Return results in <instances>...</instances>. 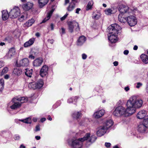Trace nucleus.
I'll return each mask as SVG.
<instances>
[{
	"mask_svg": "<svg viewBox=\"0 0 148 148\" xmlns=\"http://www.w3.org/2000/svg\"><path fill=\"white\" fill-rule=\"evenodd\" d=\"M138 96H134L130 97L127 101V108L126 109L122 106H119L115 108L113 114L114 115L116 116L121 115L125 116H130L135 112L136 109L138 108Z\"/></svg>",
	"mask_w": 148,
	"mask_h": 148,
	"instance_id": "obj_1",
	"label": "nucleus"
},
{
	"mask_svg": "<svg viewBox=\"0 0 148 148\" xmlns=\"http://www.w3.org/2000/svg\"><path fill=\"white\" fill-rule=\"evenodd\" d=\"M90 134L88 133L83 137L76 139L73 138L69 139L67 142L69 145L71 146L72 148H81L83 145V142L86 141V145L88 147L92 143L94 142L97 139L95 136H90Z\"/></svg>",
	"mask_w": 148,
	"mask_h": 148,
	"instance_id": "obj_2",
	"label": "nucleus"
},
{
	"mask_svg": "<svg viewBox=\"0 0 148 148\" xmlns=\"http://www.w3.org/2000/svg\"><path fill=\"white\" fill-rule=\"evenodd\" d=\"M120 28V26L116 24H112L108 27L109 33L108 35V39L111 43H114L116 41L117 34Z\"/></svg>",
	"mask_w": 148,
	"mask_h": 148,
	"instance_id": "obj_3",
	"label": "nucleus"
},
{
	"mask_svg": "<svg viewBox=\"0 0 148 148\" xmlns=\"http://www.w3.org/2000/svg\"><path fill=\"white\" fill-rule=\"evenodd\" d=\"M27 98L25 97H14L12 99L9 104L10 105L12 104L10 107L12 109H16L21 107L22 103L27 102Z\"/></svg>",
	"mask_w": 148,
	"mask_h": 148,
	"instance_id": "obj_4",
	"label": "nucleus"
},
{
	"mask_svg": "<svg viewBox=\"0 0 148 148\" xmlns=\"http://www.w3.org/2000/svg\"><path fill=\"white\" fill-rule=\"evenodd\" d=\"M43 84L44 83L42 80L40 79L37 83L35 82L29 83L28 84V87L29 88L33 89H39L43 86Z\"/></svg>",
	"mask_w": 148,
	"mask_h": 148,
	"instance_id": "obj_5",
	"label": "nucleus"
},
{
	"mask_svg": "<svg viewBox=\"0 0 148 148\" xmlns=\"http://www.w3.org/2000/svg\"><path fill=\"white\" fill-rule=\"evenodd\" d=\"M68 29L71 33H72L73 31V29L75 28V30L76 31L79 30V27L78 23L75 21H69L68 23Z\"/></svg>",
	"mask_w": 148,
	"mask_h": 148,
	"instance_id": "obj_6",
	"label": "nucleus"
},
{
	"mask_svg": "<svg viewBox=\"0 0 148 148\" xmlns=\"http://www.w3.org/2000/svg\"><path fill=\"white\" fill-rule=\"evenodd\" d=\"M147 128H148V118L140 120V124L139 125V131L140 132H143Z\"/></svg>",
	"mask_w": 148,
	"mask_h": 148,
	"instance_id": "obj_7",
	"label": "nucleus"
},
{
	"mask_svg": "<svg viewBox=\"0 0 148 148\" xmlns=\"http://www.w3.org/2000/svg\"><path fill=\"white\" fill-rule=\"evenodd\" d=\"M20 11L18 7H15L12 9L9 12V15L11 18H15L20 16Z\"/></svg>",
	"mask_w": 148,
	"mask_h": 148,
	"instance_id": "obj_8",
	"label": "nucleus"
},
{
	"mask_svg": "<svg viewBox=\"0 0 148 148\" xmlns=\"http://www.w3.org/2000/svg\"><path fill=\"white\" fill-rule=\"evenodd\" d=\"M126 22L130 26H133L137 23V20L135 17L133 16H130L127 18Z\"/></svg>",
	"mask_w": 148,
	"mask_h": 148,
	"instance_id": "obj_9",
	"label": "nucleus"
},
{
	"mask_svg": "<svg viewBox=\"0 0 148 148\" xmlns=\"http://www.w3.org/2000/svg\"><path fill=\"white\" fill-rule=\"evenodd\" d=\"M97 131V135L99 136H101L104 135L108 129L105 125L101 126L98 128Z\"/></svg>",
	"mask_w": 148,
	"mask_h": 148,
	"instance_id": "obj_10",
	"label": "nucleus"
},
{
	"mask_svg": "<svg viewBox=\"0 0 148 148\" xmlns=\"http://www.w3.org/2000/svg\"><path fill=\"white\" fill-rule=\"evenodd\" d=\"M118 9L120 12L119 14H124L125 13H129V12H128L129 10V8L127 6L123 5H120Z\"/></svg>",
	"mask_w": 148,
	"mask_h": 148,
	"instance_id": "obj_11",
	"label": "nucleus"
},
{
	"mask_svg": "<svg viewBox=\"0 0 148 148\" xmlns=\"http://www.w3.org/2000/svg\"><path fill=\"white\" fill-rule=\"evenodd\" d=\"M48 67L46 65H43L41 69L40 72V75L41 77H44L47 75L48 74Z\"/></svg>",
	"mask_w": 148,
	"mask_h": 148,
	"instance_id": "obj_12",
	"label": "nucleus"
},
{
	"mask_svg": "<svg viewBox=\"0 0 148 148\" xmlns=\"http://www.w3.org/2000/svg\"><path fill=\"white\" fill-rule=\"evenodd\" d=\"M43 60L42 58H38L33 61V66L35 67H38L41 65Z\"/></svg>",
	"mask_w": 148,
	"mask_h": 148,
	"instance_id": "obj_13",
	"label": "nucleus"
},
{
	"mask_svg": "<svg viewBox=\"0 0 148 148\" xmlns=\"http://www.w3.org/2000/svg\"><path fill=\"white\" fill-rule=\"evenodd\" d=\"M105 112V110L103 109H101L95 112L93 114V116L95 118L98 119L103 115Z\"/></svg>",
	"mask_w": 148,
	"mask_h": 148,
	"instance_id": "obj_14",
	"label": "nucleus"
},
{
	"mask_svg": "<svg viewBox=\"0 0 148 148\" xmlns=\"http://www.w3.org/2000/svg\"><path fill=\"white\" fill-rule=\"evenodd\" d=\"M29 64V61L27 58H25L21 60L18 65L19 66H27Z\"/></svg>",
	"mask_w": 148,
	"mask_h": 148,
	"instance_id": "obj_15",
	"label": "nucleus"
},
{
	"mask_svg": "<svg viewBox=\"0 0 148 148\" xmlns=\"http://www.w3.org/2000/svg\"><path fill=\"white\" fill-rule=\"evenodd\" d=\"M54 9H52L50 11H49L47 14V16L42 21V22L41 23H45L46 21L48 20L50 18L53 12H54Z\"/></svg>",
	"mask_w": 148,
	"mask_h": 148,
	"instance_id": "obj_16",
	"label": "nucleus"
},
{
	"mask_svg": "<svg viewBox=\"0 0 148 148\" xmlns=\"http://www.w3.org/2000/svg\"><path fill=\"white\" fill-rule=\"evenodd\" d=\"M35 40V38H30L28 41L26 42L24 44V47H29L34 43Z\"/></svg>",
	"mask_w": 148,
	"mask_h": 148,
	"instance_id": "obj_17",
	"label": "nucleus"
},
{
	"mask_svg": "<svg viewBox=\"0 0 148 148\" xmlns=\"http://www.w3.org/2000/svg\"><path fill=\"white\" fill-rule=\"evenodd\" d=\"M86 40V38L84 36H80L77 40V45L79 46L82 45Z\"/></svg>",
	"mask_w": 148,
	"mask_h": 148,
	"instance_id": "obj_18",
	"label": "nucleus"
},
{
	"mask_svg": "<svg viewBox=\"0 0 148 148\" xmlns=\"http://www.w3.org/2000/svg\"><path fill=\"white\" fill-rule=\"evenodd\" d=\"M33 6V4L29 2L25 4H24L23 5V9L26 10H28L32 8Z\"/></svg>",
	"mask_w": 148,
	"mask_h": 148,
	"instance_id": "obj_19",
	"label": "nucleus"
},
{
	"mask_svg": "<svg viewBox=\"0 0 148 148\" xmlns=\"http://www.w3.org/2000/svg\"><path fill=\"white\" fill-rule=\"evenodd\" d=\"M20 16L18 18V20L21 22L26 20L28 17L27 14L26 12L20 14Z\"/></svg>",
	"mask_w": 148,
	"mask_h": 148,
	"instance_id": "obj_20",
	"label": "nucleus"
},
{
	"mask_svg": "<svg viewBox=\"0 0 148 148\" xmlns=\"http://www.w3.org/2000/svg\"><path fill=\"white\" fill-rule=\"evenodd\" d=\"M15 54V49L13 48H12L9 51L7 56L8 58H10L14 56Z\"/></svg>",
	"mask_w": 148,
	"mask_h": 148,
	"instance_id": "obj_21",
	"label": "nucleus"
},
{
	"mask_svg": "<svg viewBox=\"0 0 148 148\" xmlns=\"http://www.w3.org/2000/svg\"><path fill=\"white\" fill-rule=\"evenodd\" d=\"M82 116V114L80 111L75 112L72 114V117L75 119H79Z\"/></svg>",
	"mask_w": 148,
	"mask_h": 148,
	"instance_id": "obj_22",
	"label": "nucleus"
},
{
	"mask_svg": "<svg viewBox=\"0 0 148 148\" xmlns=\"http://www.w3.org/2000/svg\"><path fill=\"white\" fill-rule=\"evenodd\" d=\"M140 58L143 63L145 64L148 63V56L142 54L140 56Z\"/></svg>",
	"mask_w": 148,
	"mask_h": 148,
	"instance_id": "obj_23",
	"label": "nucleus"
},
{
	"mask_svg": "<svg viewBox=\"0 0 148 148\" xmlns=\"http://www.w3.org/2000/svg\"><path fill=\"white\" fill-rule=\"evenodd\" d=\"M2 13V18L3 20H6L8 18L9 16L10 17L9 14H8L6 10H3Z\"/></svg>",
	"mask_w": 148,
	"mask_h": 148,
	"instance_id": "obj_24",
	"label": "nucleus"
},
{
	"mask_svg": "<svg viewBox=\"0 0 148 148\" xmlns=\"http://www.w3.org/2000/svg\"><path fill=\"white\" fill-rule=\"evenodd\" d=\"M113 124V122L112 120L111 119H109L106 121L105 123L103 125H105L106 127L108 129Z\"/></svg>",
	"mask_w": 148,
	"mask_h": 148,
	"instance_id": "obj_25",
	"label": "nucleus"
},
{
	"mask_svg": "<svg viewBox=\"0 0 148 148\" xmlns=\"http://www.w3.org/2000/svg\"><path fill=\"white\" fill-rule=\"evenodd\" d=\"M49 0H38V2L40 8H42L47 4Z\"/></svg>",
	"mask_w": 148,
	"mask_h": 148,
	"instance_id": "obj_26",
	"label": "nucleus"
},
{
	"mask_svg": "<svg viewBox=\"0 0 148 148\" xmlns=\"http://www.w3.org/2000/svg\"><path fill=\"white\" fill-rule=\"evenodd\" d=\"M124 14H119L118 16V18L119 22L122 23H124L126 22L127 18L125 17Z\"/></svg>",
	"mask_w": 148,
	"mask_h": 148,
	"instance_id": "obj_27",
	"label": "nucleus"
},
{
	"mask_svg": "<svg viewBox=\"0 0 148 148\" xmlns=\"http://www.w3.org/2000/svg\"><path fill=\"white\" fill-rule=\"evenodd\" d=\"M78 98V97L77 96L70 98L68 100V102L69 103H72L75 104Z\"/></svg>",
	"mask_w": 148,
	"mask_h": 148,
	"instance_id": "obj_28",
	"label": "nucleus"
},
{
	"mask_svg": "<svg viewBox=\"0 0 148 148\" xmlns=\"http://www.w3.org/2000/svg\"><path fill=\"white\" fill-rule=\"evenodd\" d=\"M18 120L27 124H31L32 123V119L30 117L24 119H19Z\"/></svg>",
	"mask_w": 148,
	"mask_h": 148,
	"instance_id": "obj_29",
	"label": "nucleus"
},
{
	"mask_svg": "<svg viewBox=\"0 0 148 148\" xmlns=\"http://www.w3.org/2000/svg\"><path fill=\"white\" fill-rule=\"evenodd\" d=\"M25 70V74L29 77H31L32 73V69H27Z\"/></svg>",
	"mask_w": 148,
	"mask_h": 148,
	"instance_id": "obj_30",
	"label": "nucleus"
},
{
	"mask_svg": "<svg viewBox=\"0 0 148 148\" xmlns=\"http://www.w3.org/2000/svg\"><path fill=\"white\" fill-rule=\"evenodd\" d=\"M147 113V111L144 110L139 111V119H142L144 118L146 115Z\"/></svg>",
	"mask_w": 148,
	"mask_h": 148,
	"instance_id": "obj_31",
	"label": "nucleus"
},
{
	"mask_svg": "<svg viewBox=\"0 0 148 148\" xmlns=\"http://www.w3.org/2000/svg\"><path fill=\"white\" fill-rule=\"evenodd\" d=\"M75 4L73 2L70 3L67 8V10L69 12L71 11L75 8Z\"/></svg>",
	"mask_w": 148,
	"mask_h": 148,
	"instance_id": "obj_32",
	"label": "nucleus"
},
{
	"mask_svg": "<svg viewBox=\"0 0 148 148\" xmlns=\"http://www.w3.org/2000/svg\"><path fill=\"white\" fill-rule=\"evenodd\" d=\"M93 4V1H90L86 5V10L88 11L91 10L92 8V7Z\"/></svg>",
	"mask_w": 148,
	"mask_h": 148,
	"instance_id": "obj_33",
	"label": "nucleus"
},
{
	"mask_svg": "<svg viewBox=\"0 0 148 148\" xmlns=\"http://www.w3.org/2000/svg\"><path fill=\"white\" fill-rule=\"evenodd\" d=\"M22 72L21 70L16 68L14 69L13 70V73L18 76L21 75L22 73Z\"/></svg>",
	"mask_w": 148,
	"mask_h": 148,
	"instance_id": "obj_34",
	"label": "nucleus"
},
{
	"mask_svg": "<svg viewBox=\"0 0 148 148\" xmlns=\"http://www.w3.org/2000/svg\"><path fill=\"white\" fill-rule=\"evenodd\" d=\"M100 15L99 13H95V12L93 13L92 14V17L94 19H98L100 17Z\"/></svg>",
	"mask_w": 148,
	"mask_h": 148,
	"instance_id": "obj_35",
	"label": "nucleus"
},
{
	"mask_svg": "<svg viewBox=\"0 0 148 148\" xmlns=\"http://www.w3.org/2000/svg\"><path fill=\"white\" fill-rule=\"evenodd\" d=\"M4 80L3 79H0V92L4 88Z\"/></svg>",
	"mask_w": 148,
	"mask_h": 148,
	"instance_id": "obj_36",
	"label": "nucleus"
},
{
	"mask_svg": "<svg viewBox=\"0 0 148 148\" xmlns=\"http://www.w3.org/2000/svg\"><path fill=\"white\" fill-rule=\"evenodd\" d=\"M112 10L110 8H108L105 10V14L108 15H110L112 13Z\"/></svg>",
	"mask_w": 148,
	"mask_h": 148,
	"instance_id": "obj_37",
	"label": "nucleus"
},
{
	"mask_svg": "<svg viewBox=\"0 0 148 148\" xmlns=\"http://www.w3.org/2000/svg\"><path fill=\"white\" fill-rule=\"evenodd\" d=\"M8 69L7 67L4 68L2 71L1 74H3L6 73L8 71Z\"/></svg>",
	"mask_w": 148,
	"mask_h": 148,
	"instance_id": "obj_38",
	"label": "nucleus"
},
{
	"mask_svg": "<svg viewBox=\"0 0 148 148\" xmlns=\"http://www.w3.org/2000/svg\"><path fill=\"white\" fill-rule=\"evenodd\" d=\"M88 119L87 118H85L84 119H83V120H82V122H80L78 121L79 123V125H82L83 123H85V122L88 121Z\"/></svg>",
	"mask_w": 148,
	"mask_h": 148,
	"instance_id": "obj_39",
	"label": "nucleus"
},
{
	"mask_svg": "<svg viewBox=\"0 0 148 148\" xmlns=\"http://www.w3.org/2000/svg\"><path fill=\"white\" fill-rule=\"evenodd\" d=\"M14 138L16 140H19L20 139V136L16 134L14 136Z\"/></svg>",
	"mask_w": 148,
	"mask_h": 148,
	"instance_id": "obj_40",
	"label": "nucleus"
},
{
	"mask_svg": "<svg viewBox=\"0 0 148 148\" xmlns=\"http://www.w3.org/2000/svg\"><path fill=\"white\" fill-rule=\"evenodd\" d=\"M68 15V13H66V14H65L63 17L60 18L61 20L62 21L64 20L66 18Z\"/></svg>",
	"mask_w": 148,
	"mask_h": 148,
	"instance_id": "obj_41",
	"label": "nucleus"
},
{
	"mask_svg": "<svg viewBox=\"0 0 148 148\" xmlns=\"http://www.w3.org/2000/svg\"><path fill=\"white\" fill-rule=\"evenodd\" d=\"M105 145L106 147L110 148L111 145V144L109 143H106L105 144Z\"/></svg>",
	"mask_w": 148,
	"mask_h": 148,
	"instance_id": "obj_42",
	"label": "nucleus"
},
{
	"mask_svg": "<svg viewBox=\"0 0 148 148\" xmlns=\"http://www.w3.org/2000/svg\"><path fill=\"white\" fill-rule=\"evenodd\" d=\"M60 32H61V35L65 34V29L63 27H62L61 28V31Z\"/></svg>",
	"mask_w": 148,
	"mask_h": 148,
	"instance_id": "obj_43",
	"label": "nucleus"
},
{
	"mask_svg": "<svg viewBox=\"0 0 148 148\" xmlns=\"http://www.w3.org/2000/svg\"><path fill=\"white\" fill-rule=\"evenodd\" d=\"M28 21H29L30 24V25H32L35 22V20L33 19H31L29 20Z\"/></svg>",
	"mask_w": 148,
	"mask_h": 148,
	"instance_id": "obj_44",
	"label": "nucleus"
},
{
	"mask_svg": "<svg viewBox=\"0 0 148 148\" xmlns=\"http://www.w3.org/2000/svg\"><path fill=\"white\" fill-rule=\"evenodd\" d=\"M40 130V126L39 125H38L36 126V129L35 130V131L36 132H37L38 131H39Z\"/></svg>",
	"mask_w": 148,
	"mask_h": 148,
	"instance_id": "obj_45",
	"label": "nucleus"
},
{
	"mask_svg": "<svg viewBox=\"0 0 148 148\" xmlns=\"http://www.w3.org/2000/svg\"><path fill=\"white\" fill-rule=\"evenodd\" d=\"M30 25V24L29 21H28V22H27L26 23H25L24 24L25 27H29L32 25Z\"/></svg>",
	"mask_w": 148,
	"mask_h": 148,
	"instance_id": "obj_46",
	"label": "nucleus"
},
{
	"mask_svg": "<svg viewBox=\"0 0 148 148\" xmlns=\"http://www.w3.org/2000/svg\"><path fill=\"white\" fill-rule=\"evenodd\" d=\"M81 9L80 8H77L75 10V13L77 14H79V12L81 11Z\"/></svg>",
	"mask_w": 148,
	"mask_h": 148,
	"instance_id": "obj_47",
	"label": "nucleus"
},
{
	"mask_svg": "<svg viewBox=\"0 0 148 148\" xmlns=\"http://www.w3.org/2000/svg\"><path fill=\"white\" fill-rule=\"evenodd\" d=\"M87 58V55L84 54L83 53L82 55V58L83 59L85 60Z\"/></svg>",
	"mask_w": 148,
	"mask_h": 148,
	"instance_id": "obj_48",
	"label": "nucleus"
},
{
	"mask_svg": "<svg viewBox=\"0 0 148 148\" xmlns=\"http://www.w3.org/2000/svg\"><path fill=\"white\" fill-rule=\"evenodd\" d=\"M4 65L3 62L1 60H0V68L3 66Z\"/></svg>",
	"mask_w": 148,
	"mask_h": 148,
	"instance_id": "obj_49",
	"label": "nucleus"
},
{
	"mask_svg": "<svg viewBox=\"0 0 148 148\" xmlns=\"http://www.w3.org/2000/svg\"><path fill=\"white\" fill-rule=\"evenodd\" d=\"M143 103L142 100H139V108L142 106Z\"/></svg>",
	"mask_w": 148,
	"mask_h": 148,
	"instance_id": "obj_50",
	"label": "nucleus"
},
{
	"mask_svg": "<svg viewBox=\"0 0 148 148\" xmlns=\"http://www.w3.org/2000/svg\"><path fill=\"white\" fill-rule=\"evenodd\" d=\"M50 27L51 29V30H53L54 29V25L53 23H51L50 25Z\"/></svg>",
	"mask_w": 148,
	"mask_h": 148,
	"instance_id": "obj_51",
	"label": "nucleus"
},
{
	"mask_svg": "<svg viewBox=\"0 0 148 148\" xmlns=\"http://www.w3.org/2000/svg\"><path fill=\"white\" fill-rule=\"evenodd\" d=\"M48 41L51 44H53L54 42V40L53 39H49L48 40Z\"/></svg>",
	"mask_w": 148,
	"mask_h": 148,
	"instance_id": "obj_52",
	"label": "nucleus"
},
{
	"mask_svg": "<svg viewBox=\"0 0 148 148\" xmlns=\"http://www.w3.org/2000/svg\"><path fill=\"white\" fill-rule=\"evenodd\" d=\"M129 51L127 50H125L124 51L123 53L125 55H127L129 53Z\"/></svg>",
	"mask_w": 148,
	"mask_h": 148,
	"instance_id": "obj_53",
	"label": "nucleus"
},
{
	"mask_svg": "<svg viewBox=\"0 0 148 148\" xmlns=\"http://www.w3.org/2000/svg\"><path fill=\"white\" fill-rule=\"evenodd\" d=\"M124 90L126 91L127 92L129 90L130 88L128 86H127L124 88Z\"/></svg>",
	"mask_w": 148,
	"mask_h": 148,
	"instance_id": "obj_54",
	"label": "nucleus"
},
{
	"mask_svg": "<svg viewBox=\"0 0 148 148\" xmlns=\"http://www.w3.org/2000/svg\"><path fill=\"white\" fill-rule=\"evenodd\" d=\"M113 64H114V66H116L118 65V62L117 61H115V62H114Z\"/></svg>",
	"mask_w": 148,
	"mask_h": 148,
	"instance_id": "obj_55",
	"label": "nucleus"
},
{
	"mask_svg": "<svg viewBox=\"0 0 148 148\" xmlns=\"http://www.w3.org/2000/svg\"><path fill=\"white\" fill-rule=\"evenodd\" d=\"M46 120V118H43L40 119V121L41 122L43 123Z\"/></svg>",
	"mask_w": 148,
	"mask_h": 148,
	"instance_id": "obj_56",
	"label": "nucleus"
},
{
	"mask_svg": "<svg viewBox=\"0 0 148 148\" xmlns=\"http://www.w3.org/2000/svg\"><path fill=\"white\" fill-rule=\"evenodd\" d=\"M29 58L32 59H33L35 57L34 56H33L32 55H29Z\"/></svg>",
	"mask_w": 148,
	"mask_h": 148,
	"instance_id": "obj_57",
	"label": "nucleus"
},
{
	"mask_svg": "<svg viewBox=\"0 0 148 148\" xmlns=\"http://www.w3.org/2000/svg\"><path fill=\"white\" fill-rule=\"evenodd\" d=\"M138 47L137 45H135L133 48V49L135 50H136L138 49Z\"/></svg>",
	"mask_w": 148,
	"mask_h": 148,
	"instance_id": "obj_58",
	"label": "nucleus"
},
{
	"mask_svg": "<svg viewBox=\"0 0 148 148\" xmlns=\"http://www.w3.org/2000/svg\"><path fill=\"white\" fill-rule=\"evenodd\" d=\"M35 138L37 140H39L40 139V137L39 136H36L35 137Z\"/></svg>",
	"mask_w": 148,
	"mask_h": 148,
	"instance_id": "obj_59",
	"label": "nucleus"
},
{
	"mask_svg": "<svg viewBox=\"0 0 148 148\" xmlns=\"http://www.w3.org/2000/svg\"><path fill=\"white\" fill-rule=\"evenodd\" d=\"M47 119L48 120L50 121H51L52 120V118L51 117L50 115L48 116Z\"/></svg>",
	"mask_w": 148,
	"mask_h": 148,
	"instance_id": "obj_60",
	"label": "nucleus"
},
{
	"mask_svg": "<svg viewBox=\"0 0 148 148\" xmlns=\"http://www.w3.org/2000/svg\"><path fill=\"white\" fill-rule=\"evenodd\" d=\"M9 78V75H6L4 76V78L5 79H8Z\"/></svg>",
	"mask_w": 148,
	"mask_h": 148,
	"instance_id": "obj_61",
	"label": "nucleus"
},
{
	"mask_svg": "<svg viewBox=\"0 0 148 148\" xmlns=\"http://www.w3.org/2000/svg\"><path fill=\"white\" fill-rule=\"evenodd\" d=\"M32 120L33 121L35 122H36L37 121V119L35 117L33 118Z\"/></svg>",
	"mask_w": 148,
	"mask_h": 148,
	"instance_id": "obj_62",
	"label": "nucleus"
},
{
	"mask_svg": "<svg viewBox=\"0 0 148 148\" xmlns=\"http://www.w3.org/2000/svg\"><path fill=\"white\" fill-rule=\"evenodd\" d=\"M20 148H26V147L23 144H21L20 146Z\"/></svg>",
	"mask_w": 148,
	"mask_h": 148,
	"instance_id": "obj_63",
	"label": "nucleus"
},
{
	"mask_svg": "<svg viewBox=\"0 0 148 148\" xmlns=\"http://www.w3.org/2000/svg\"><path fill=\"white\" fill-rule=\"evenodd\" d=\"M146 90L147 92L148 93V82L147 84Z\"/></svg>",
	"mask_w": 148,
	"mask_h": 148,
	"instance_id": "obj_64",
	"label": "nucleus"
}]
</instances>
